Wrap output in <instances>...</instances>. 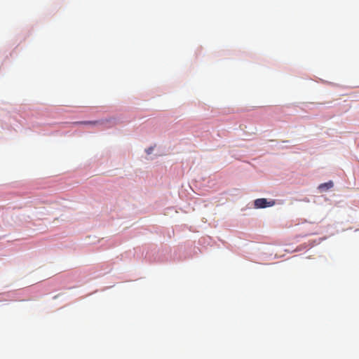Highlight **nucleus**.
I'll return each instance as SVG.
<instances>
[{
  "instance_id": "f257e3e1",
  "label": "nucleus",
  "mask_w": 359,
  "mask_h": 359,
  "mask_svg": "<svg viewBox=\"0 0 359 359\" xmlns=\"http://www.w3.org/2000/svg\"><path fill=\"white\" fill-rule=\"evenodd\" d=\"M275 204L274 201H267L266 198H258L255 201V206L257 208H264L272 206Z\"/></svg>"
},
{
  "instance_id": "f03ea898",
  "label": "nucleus",
  "mask_w": 359,
  "mask_h": 359,
  "mask_svg": "<svg viewBox=\"0 0 359 359\" xmlns=\"http://www.w3.org/2000/svg\"><path fill=\"white\" fill-rule=\"evenodd\" d=\"M109 120L108 119H102L97 121H80L76 122V124H84V125H90V126H97V125H102L108 122Z\"/></svg>"
},
{
  "instance_id": "7ed1b4c3",
  "label": "nucleus",
  "mask_w": 359,
  "mask_h": 359,
  "mask_svg": "<svg viewBox=\"0 0 359 359\" xmlns=\"http://www.w3.org/2000/svg\"><path fill=\"white\" fill-rule=\"evenodd\" d=\"M333 187V182L330 181L326 183H323L319 185L318 189L321 191H325L331 189Z\"/></svg>"
},
{
  "instance_id": "20e7f679",
  "label": "nucleus",
  "mask_w": 359,
  "mask_h": 359,
  "mask_svg": "<svg viewBox=\"0 0 359 359\" xmlns=\"http://www.w3.org/2000/svg\"><path fill=\"white\" fill-rule=\"evenodd\" d=\"M152 151H153V148H152V147H149V149H147L146 150V151H147V153L148 154H151Z\"/></svg>"
}]
</instances>
